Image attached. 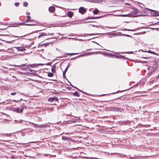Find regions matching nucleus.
Returning <instances> with one entry per match:
<instances>
[{
    "instance_id": "1",
    "label": "nucleus",
    "mask_w": 159,
    "mask_h": 159,
    "mask_svg": "<svg viewBox=\"0 0 159 159\" xmlns=\"http://www.w3.org/2000/svg\"><path fill=\"white\" fill-rule=\"evenodd\" d=\"M148 9L150 11V13L151 15L155 16H159V12L157 11L150 9Z\"/></svg>"
},
{
    "instance_id": "2",
    "label": "nucleus",
    "mask_w": 159,
    "mask_h": 159,
    "mask_svg": "<svg viewBox=\"0 0 159 159\" xmlns=\"http://www.w3.org/2000/svg\"><path fill=\"white\" fill-rule=\"evenodd\" d=\"M153 63L154 66L152 67L150 71L148 73L149 75L152 74V73L157 68V62L155 61Z\"/></svg>"
},
{
    "instance_id": "3",
    "label": "nucleus",
    "mask_w": 159,
    "mask_h": 159,
    "mask_svg": "<svg viewBox=\"0 0 159 159\" xmlns=\"http://www.w3.org/2000/svg\"><path fill=\"white\" fill-rule=\"evenodd\" d=\"M15 66L19 68H22L23 70L29 69L30 65L26 64H23L22 65Z\"/></svg>"
},
{
    "instance_id": "4",
    "label": "nucleus",
    "mask_w": 159,
    "mask_h": 159,
    "mask_svg": "<svg viewBox=\"0 0 159 159\" xmlns=\"http://www.w3.org/2000/svg\"><path fill=\"white\" fill-rule=\"evenodd\" d=\"M27 72L28 74H31L34 76H38L40 77V76L37 74V71H35V70H33L30 69L28 70H27Z\"/></svg>"
},
{
    "instance_id": "5",
    "label": "nucleus",
    "mask_w": 159,
    "mask_h": 159,
    "mask_svg": "<svg viewBox=\"0 0 159 159\" xmlns=\"http://www.w3.org/2000/svg\"><path fill=\"white\" fill-rule=\"evenodd\" d=\"M62 139L63 141L68 142V143L71 142H73L74 140L69 137L62 136Z\"/></svg>"
},
{
    "instance_id": "6",
    "label": "nucleus",
    "mask_w": 159,
    "mask_h": 159,
    "mask_svg": "<svg viewBox=\"0 0 159 159\" xmlns=\"http://www.w3.org/2000/svg\"><path fill=\"white\" fill-rule=\"evenodd\" d=\"M87 11V9L83 7H80L79 9V12L81 14H84Z\"/></svg>"
},
{
    "instance_id": "7",
    "label": "nucleus",
    "mask_w": 159,
    "mask_h": 159,
    "mask_svg": "<svg viewBox=\"0 0 159 159\" xmlns=\"http://www.w3.org/2000/svg\"><path fill=\"white\" fill-rule=\"evenodd\" d=\"M54 34V33L50 34L49 33H41V34L39 35V36H38V38L39 39L42 37H43V36H46L51 35L52 36H53Z\"/></svg>"
},
{
    "instance_id": "8",
    "label": "nucleus",
    "mask_w": 159,
    "mask_h": 159,
    "mask_svg": "<svg viewBox=\"0 0 159 159\" xmlns=\"http://www.w3.org/2000/svg\"><path fill=\"white\" fill-rule=\"evenodd\" d=\"M48 101L50 102H53L54 101L58 102V100L57 97L54 96L52 98H48Z\"/></svg>"
},
{
    "instance_id": "9",
    "label": "nucleus",
    "mask_w": 159,
    "mask_h": 159,
    "mask_svg": "<svg viewBox=\"0 0 159 159\" xmlns=\"http://www.w3.org/2000/svg\"><path fill=\"white\" fill-rule=\"evenodd\" d=\"M147 10H148V9H144L141 12V14L139 16H147L148 15Z\"/></svg>"
},
{
    "instance_id": "10",
    "label": "nucleus",
    "mask_w": 159,
    "mask_h": 159,
    "mask_svg": "<svg viewBox=\"0 0 159 159\" xmlns=\"http://www.w3.org/2000/svg\"><path fill=\"white\" fill-rule=\"evenodd\" d=\"M32 124L33 125H34V127L35 128H43V127H45V125L44 124L39 125H38V124H35L33 123H32Z\"/></svg>"
},
{
    "instance_id": "11",
    "label": "nucleus",
    "mask_w": 159,
    "mask_h": 159,
    "mask_svg": "<svg viewBox=\"0 0 159 159\" xmlns=\"http://www.w3.org/2000/svg\"><path fill=\"white\" fill-rule=\"evenodd\" d=\"M55 10V7L53 6L50 7L48 8L49 11L51 13L53 12Z\"/></svg>"
},
{
    "instance_id": "12",
    "label": "nucleus",
    "mask_w": 159,
    "mask_h": 159,
    "mask_svg": "<svg viewBox=\"0 0 159 159\" xmlns=\"http://www.w3.org/2000/svg\"><path fill=\"white\" fill-rule=\"evenodd\" d=\"M13 111L18 113H21L19 107H15L13 108Z\"/></svg>"
},
{
    "instance_id": "13",
    "label": "nucleus",
    "mask_w": 159,
    "mask_h": 159,
    "mask_svg": "<svg viewBox=\"0 0 159 159\" xmlns=\"http://www.w3.org/2000/svg\"><path fill=\"white\" fill-rule=\"evenodd\" d=\"M17 50L18 51H24L26 49L23 47H16Z\"/></svg>"
},
{
    "instance_id": "14",
    "label": "nucleus",
    "mask_w": 159,
    "mask_h": 159,
    "mask_svg": "<svg viewBox=\"0 0 159 159\" xmlns=\"http://www.w3.org/2000/svg\"><path fill=\"white\" fill-rule=\"evenodd\" d=\"M74 13L72 11H69L67 12V15L70 18H71L73 15Z\"/></svg>"
},
{
    "instance_id": "15",
    "label": "nucleus",
    "mask_w": 159,
    "mask_h": 159,
    "mask_svg": "<svg viewBox=\"0 0 159 159\" xmlns=\"http://www.w3.org/2000/svg\"><path fill=\"white\" fill-rule=\"evenodd\" d=\"M146 52H148V53H151L152 54H154V55H158V56H159V54H158L157 53H156L155 52H152V51L151 50H149L147 51H145Z\"/></svg>"
},
{
    "instance_id": "16",
    "label": "nucleus",
    "mask_w": 159,
    "mask_h": 159,
    "mask_svg": "<svg viewBox=\"0 0 159 159\" xmlns=\"http://www.w3.org/2000/svg\"><path fill=\"white\" fill-rule=\"evenodd\" d=\"M56 66L55 65H54L51 68V71L52 73H54L55 72V69Z\"/></svg>"
},
{
    "instance_id": "17",
    "label": "nucleus",
    "mask_w": 159,
    "mask_h": 159,
    "mask_svg": "<svg viewBox=\"0 0 159 159\" xmlns=\"http://www.w3.org/2000/svg\"><path fill=\"white\" fill-rule=\"evenodd\" d=\"M118 16H122V17H129L130 16L129 15V14H121L118 15Z\"/></svg>"
},
{
    "instance_id": "18",
    "label": "nucleus",
    "mask_w": 159,
    "mask_h": 159,
    "mask_svg": "<svg viewBox=\"0 0 159 159\" xmlns=\"http://www.w3.org/2000/svg\"><path fill=\"white\" fill-rule=\"evenodd\" d=\"M73 95L74 96L77 97H79V96H80L79 94L77 91H76V92H74L73 93Z\"/></svg>"
},
{
    "instance_id": "19",
    "label": "nucleus",
    "mask_w": 159,
    "mask_h": 159,
    "mask_svg": "<svg viewBox=\"0 0 159 159\" xmlns=\"http://www.w3.org/2000/svg\"><path fill=\"white\" fill-rule=\"evenodd\" d=\"M121 30H124V31H135V30L134 29H127L126 28H124L123 29H122Z\"/></svg>"
},
{
    "instance_id": "20",
    "label": "nucleus",
    "mask_w": 159,
    "mask_h": 159,
    "mask_svg": "<svg viewBox=\"0 0 159 159\" xmlns=\"http://www.w3.org/2000/svg\"><path fill=\"white\" fill-rule=\"evenodd\" d=\"M129 15L130 16L129 17H133L135 15V14L133 11L130 12V13L129 14Z\"/></svg>"
},
{
    "instance_id": "21",
    "label": "nucleus",
    "mask_w": 159,
    "mask_h": 159,
    "mask_svg": "<svg viewBox=\"0 0 159 159\" xmlns=\"http://www.w3.org/2000/svg\"><path fill=\"white\" fill-rule=\"evenodd\" d=\"M27 19L26 20L25 22H30V16H26Z\"/></svg>"
},
{
    "instance_id": "22",
    "label": "nucleus",
    "mask_w": 159,
    "mask_h": 159,
    "mask_svg": "<svg viewBox=\"0 0 159 159\" xmlns=\"http://www.w3.org/2000/svg\"><path fill=\"white\" fill-rule=\"evenodd\" d=\"M127 90V89H125V90H121L120 91V90H118V91H116V92L112 93H111L108 94H114L115 93H119V92H123V91H126V90Z\"/></svg>"
},
{
    "instance_id": "23",
    "label": "nucleus",
    "mask_w": 159,
    "mask_h": 159,
    "mask_svg": "<svg viewBox=\"0 0 159 159\" xmlns=\"http://www.w3.org/2000/svg\"><path fill=\"white\" fill-rule=\"evenodd\" d=\"M123 110L120 108H115L114 111H117L121 112V110Z\"/></svg>"
},
{
    "instance_id": "24",
    "label": "nucleus",
    "mask_w": 159,
    "mask_h": 159,
    "mask_svg": "<svg viewBox=\"0 0 159 159\" xmlns=\"http://www.w3.org/2000/svg\"><path fill=\"white\" fill-rule=\"evenodd\" d=\"M98 12H99L98 10L96 8L95 9L94 11H93V13L94 14H97L98 13Z\"/></svg>"
},
{
    "instance_id": "25",
    "label": "nucleus",
    "mask_w": 159,
    "mask_h": 159,
    "mask_svg": "<svg viewBox=\"0 0 159 159\" xmlns=\"http://www.w3.org/2000/svg\"><path fill=\"white\" fill-rule=\"evenodd\" d=\"M66 72L65 71H63V77L66 79V80H68V79L66 78Z\"/></svg>"
},
{
    "instance_id": "26",
    "label": "nucleus",
    "mask_w": 159,
    "mask_h": 159,
    "mask_svg": "<svg viewBox=\"0 0 159 159\" xmlns=\"http://www.w3.org/2000/svg\"><path fill=\"white\" fill-rule=\"evenodd\" d=\"M79 54V53H65V54H67L69 55H73L78 54Z\"/></svg>"
},
{
    "instance_id": "27",
    "label": "nucleus",
    "mask_w": 159,
    "mask_h": 159,
    "mask_svg": "<svg viewBox=\"0 0 159 159\" xmlns=\"http://www.w3.org/2000/svg\"><path fill=\"white\" fill-rule=\"evenodd\" d=\"M73 87L76 89H77L78 90H79L80 92H81V93H84L85 94H87L86 92H83V91H82V90H80V89H79L78 88H77L76 87L74 86V87Z\"/></svg>"
},
{
    "instance_id": "28",
    "label": "nucleus",
    "mask_w": 159,
    "mask_h": 159,
    "mask_svg": "<svg viewBox=\"0 0 159 159\" xmlns=\"http://www.w3.org/2000/svg\"><path fill=\"white\" fill-rule=\"evenodd\" d=\"M53 73H51V72H49V73L48 74V76L49 77H52L53 75H54Z\"/></svg>"
},
{
    "instance_id": "29",
    "label": "nucleus",
    "mask_w": 159,
    "mask_h": 159,
    "mask_svg": "<svg viewBox=\"0 0 159 159\" xmlns=\"http://www.w3.org/2000/svg\"><path fill=\"white\" fill-rule=\"evenodd\" d=\"M133 11L135 14H138L139 13V10L138 9H137V8L134 9Z\"/></svg>"
},
{
    "instance_id": "30",
    "label": "nucleus",
    "mask_w": 159,
    "mask_h": 159,
    "mask_svg": "<svg viewBox=\"0 0 159 159\" xmlns=\"http://www.w3.org/2000/svg\"><path fill=\"white\" fill-rule=\"evenodd\" d=\"M30 66L31 67H35L37 66V64H30Z\"/></svg>"
},
{
    "instance_id": "31",
    "label": "nucleus",
    "mask_w": 159,
    "mask_h": 159,
    "mask_svg": "<svg viewBox=\"0 0 159 159\" xmlns=\"http://www.w3.org/2000/svg\"><path fill=\"white\" fill-rule=\"evenodd\" d=\"M119 56H120V58L121 59H128L127 58L125 57V56H124L123 55H120Z\"/></svg>"
},
{
    "instance_id": "32",
    "label": "nucleus",
    "mask_w": 159,
    "mask_h": 159,
    "mask_svg": "<svg viewBox=\"0 0 159 159\" xmlns=\"http://www.w3.org/2000/svg\"><path fill=\"white\" fill-rule=\"evenodd\" d=\"M29 25V26H35L36 25H37L36 24H25L24 25Z\"/></svg>"
},
{
    "instance_id": "33",
    "label": "nucleus",
    "mask_w": 159,
    "mask_h": 159,
    "mask_svg": "<svg viewBox=\"0 0 159 159\" xmlns=\"http://www.w3.org/2000/svg\"><path fill=\"white\" fill-rule=\"evenodd\" d=\"M70 66V64L69 63L68 64L67 66L66 67L65 69V70H64V71L66 72L67 71V70L68 68Z\"/></svg>"
},
{
    "instance_id": "34",
    "label": "nucleus",
    "mask_w": 159,
    "mask_h": 159,
    "mask_svg": "<svg viewBox=\"0 0 159 159\" xmlns=\"http://www.w3.org/2000/svg\"><path fill=\"white\" fill-rule=\"evenodd\" d=\"M26 107L25 106H22L21 107V108L20 109V112H22L23 111V109Z\"/></svg>"
},
{
    "instance_id": "35",
    "label": "nucleus",
    "mask_w": 159,
    "mask_h": 159,
    "mask_svg": "<svg viewBox=\"0 0 159 159\" xmlns=\"http://www.w3.org/2000/svg\"><path fill=\"white\" fill-rule=\"evenodd\" d=\"M94 19V17L93 16H88L87 18H86L85 20Z\"/></svg>"
},
{
    "instance_id": "36",
    "label": "nucleus",
    "mask_w": 159,
    "mask_h": 159,
    "mask_svg": "<svg viewBox=\"0 0 159 159\" xmlns=\"http://www.w3.org/2000/svg\"><path fill=\"white\" fill-rule=\"evenodd\" d=\"M99 34H87V36H88L89 35H98Z\"/></svg>"
},
{
    "instance_id": "37",
    "label": "nucleus",
    "mask_w": 159,
    "mask_h": 159,
    "mask_svg": "<svg viewBox=\"0 0 159 159\" xmlns=\"http://www.w3.org/2000/svg\"><path fill=\"white\" fill-rule=\"evenodd\" d=\"M23 6L25 7H27L28 5V3L26 2H25L23 3Z\"/></svg>"
},
{
    "instance_id": "38",
    "label": "nucleus",
    "mask_w": 159,
    "mask_h": 159,
    "mask_svg": "<svg viewBox=\"0 0 159 159\" xmlns=\"http://www.w3.org/2000/svg\"><path fill=\"white\" fill-rule=\"evenodd\" d=\"M62 106L61 105H59V106H58L57 107V110H59L60 109H61V108L62 107Z\"/></svg>"
},
{
    "instance_id": "39",
    "label": "nucleus",
    "mask_w": 159,
    "mask_h": 159,
    "mask_svg": "<svg viewBox=\"0 0 159 159\" xmlns=\"http://www.w3.org/2000/svg\"><path fill=\"white\" fill-rule=\"evenodd\" d=\"M24 22H22V23H14V24H12L13 25H21L23 24H24Z\"/></svg>"
},
{
    "instance_id": "40",
    "label": "nucleus",
    "mask_w": 159,
    "mask_h": 159,
    "mask_svg": "<svg viewBox=\"0 0 159 159\" xmlns=\"http://www.w3.org/2000/svg\"><path fill=\"white\" fill-rule=\"evenodd\" d=\"M19 4L20 3L19 2H16L15 3V5L16 7L19 6Z\"/></svg>"
},
{
    "instance_id": "41",
    "label": "nucleus",
    "mask_w": 159,
    "mask_h": 159,
    "mask_svg": "<svg viewBox=\"0 0 159 159\" xmlns=\"http://www.w3.org/2000/svg\"><path fill=\"white\" fill-rule=\"evenodd\" d=\"M0 25H7V22H0Z\"/></svg>"
},
{
    "instance_id": "42",
    "label": "nucleus",
    "mask_w": 159,
    "mask_h": 159,
    "mask_svg": "<svg viewBox=\"0 0 159 159\" xmlns=\"http://www.w3.org/2000/svg\"><path fill=\"white\" fill-rule=\"evenodd\" d=\"M120 54H118V55H114L113 56L115 57L116 58H120Z\"/></svg>"
},
{
    "instance_id": "43",
    "label": "nucleus",
    "mask_w": 159,
    "mask_h": 159,
    "mask_svg": "<svg viewBox=\"0 0 159 159\" xmlns=\"http://www.w3.org/2000/svg\"><path fill=\"white\" fill-rule=\"evenodd\" d=\"M120 99H119L118 101L117 102H115L114 103H116V104H118L120 103Z\"/></svg>"
},
{
    "instance_id": "44",
    "label": "nucleus",
    "mask_w": 159,
    "mask_h": 159,
    "mask_svg": "<svg viewBox=\"0 0 159 159\" xmlns=\"http://www.w3.org/2000/svg\"><path fill=\"white\" fill-rule=\"evenodd\" d=\"M68 81V82H69V83L70 84H68V85H70V86H71L72 87H74V86L73 85L71 84L70 83V82L68 80H67Z\"/></svg>"
},
{
    "instance_id": "45",
    "label": "nucleus",
    "mask_w": 159,
    "mask_h": 159,
    "mask_svg": "<svg viewBox=\"0 0 159 159\" xmlns=\"http://www.w3.org/2000/svg\"><path fill=\"white\" fill-rule=\"evenodd\" d=\"M91 54H92L91 52H90V53H87L85 54V55H91ZM83 56H84V55H81L80 57H81Z\"/></svg>"
},
{
    "instance_id": "46",
    "label": "nucleus",
    "mask_w": 159,
    "mask_h": 159,
    "mask_svg": "<svg viewBox=\"0 0 159 159\" xmlns=\"http://www.w3.org/2000/svg\"><path fill=\"white\" fill-rule=\"evenodd\" d=\"M12 102H19L20 100H12Z\"/></svg>"
},
{
    "instance_id": "47",
    "label": "nucleus",
    "mask_w": 159,
    "mask_h": 159,
    "mask_svg": "<svg viewBox=\"0 0 159 159\" xmlns=\"http://www.w3.org/2000/svg\"><path fill=\"white\" fill-rule=\"evenodd\" d=\"M112 35H113L114 37H115L116 36H117V33H112Z\"/></svg>"
},
{
    "instance_id": "48",
    "label": "nucleus",
    "mask_w": 159,
    "mask_h": 159,
    "mask_svg": "<svg viewBox=\"0 0 159 159\" xmlns=\"http://www.w3.org/2000/svg\"><path fill=\"white\" fill-rule=\"evenodd\" d=\"M16 94V92H13V93H11V94L12 95H14Z\"/></svg>"
},
{
    "instance_id": "49",
    "label": "nucleus",
    "mask_w": 159,
    "mask_h": 159,
    "mask_svg": "<svg viewBox=\"0 0 159 159\" xmlns=\"http://www.w3.org/2000/svg\"><path fill=\"white\" fill-rule=\"evenodd\" d=\"M101 16L94 17V19H96L100 18Z\"/></svg>"
},
{
    "instance_id": "50",
    "label": "nucleus",
    "mask_w": 159,
    "mask_h": 159,
    "mask_svg": "<svg viewBox=\"0 0 159 159\" xmlns=\"http://www.w3.org/2000/svg\"><path fill=\"white\" fill-rule=\"evenodd\" d=\"M89 158L91 159H100V158H97L96 157H94V158L91 157V158Z\"/></svg>"
},
{
    "instance_id": "51",
    "label": "nucleus",
    "mask_w": 159,
    "mask_h": 159,
    "mask_svg": "<svg viewBox=\"0 0 159 159\" xmlns=\"http://www.w3.org/2000/svg\"><path fill=\"white\" fill-rule=\"evenodd\" d=\"M122 33H119V34L117 33V36H122V34H121Z\"/></svg>"
},
{
    "instance_id": "52",
    "label": "nucleus",
    "mask_w": 159,
    "mask_h": 159,
    "mask_svg": "<svg viewBox=\"0 0 159 159\" xmlns=\"http://www.w3.org/2000/svg\"><path fill=\"white\" fill-rule=\"evenodd\" d=\"M78 57H79L77 56V57H75L71 58V60L75 59L76 58H78Z\"/></svg>"
},
{
    "instance_id": "53",
    "label": "nucleus",
    "mask_w": 159,
    "mask_h": 159,
    "mask_svg": "<svg viewBox=\"0 0 159 159\" xmlns=\"http://www.w3.org/2000/svg\"><path fill=\"white\" fill-rule=\"evenodd\" d=\"M4 135H5L6 136H9L10 135L9 134H7V133H6L5 134H4Z\"/></svg>"
},
{
    "instance_id": "54",
    "label": "nucleus",
    "mask_w": 159,
    "mask_h": 159,
    "mask_svg": "<svg viewBox=\"0 0 159 159\" xmlns=\"http://www.w3.org/2000/svg\"><path fill=\"white\" fill-rule=\"evenodd\" d=\"M44 65L43 64L40 63V64H37V66H40V65Z\"/></svg>"
},
{
    "instance_id": "55",
    "label": "nucleus",
    "mask_w": 159,
    "mask_h": 159,
    "mask_svg": "<svg viewBox=\"0 0 159 159\" xmlns=\"http://www.w3.org/2000/svg\"><path fill=\"white\" fill-rule=\"evenodd\" d=\"M7 28H0V30H5Z\"/></svg>"
},
{
    "instance_id": "56",
    "label": "nucleus",
    "mask_w": 159,
    "mask_h": 159,
    "mask_svg": "<svg viewBox=\"0 0 159 159\" xmlns=\"http://www.w3.org/2000/svg\"><path fill=\"white\" fill-rule=\"evenodd\" d=\"M67 88L68 89H70V90L71 89V87H67Z\"/></svg>"
},
{
    "instance_id": "57",
    "label": "nucleus",
    "mask_w": 159,
    "mask_h": 159,
    "mask_svg": "<svg viewBox=\"0 0 159 159\" xmlns=\"http://www.w3.org/2000/svg\"><path fill=\"white\" fill-rule=\"evenodd\" d=\"M11 158L12 159H13L15 158V157L14 156H11Z\"/></svg>"
},
{
    "instance_id": "58",
    "label": "nucleus",
    "mask_w": 159,
    "mask_h": 159,
    "mask_svg": "<svg viewBox=\"0 0 159 159\" xmlns=\"http://www.w3.org/2000/svg\"><path fill=\"white\" fill-rule=\"evenodd\" d=\"M122 34V36H126V34Z\"/></svg>"
},
{
    "instance_id": "59",
    "label": "nucleus",
    "mask_w": 159,
    "mask_h": 159,
    "mask_svg": "<svg viewBox=\"0 0 159 159\" xmlns=\"http://www.w3.org/2000/svg\"><path fill=\"white\" fill-rule=\"evenodd\" d=\"M126 36L128 37H131V36H130L129 35H128V34H126Z\"/></svg>"
},
{
    "instance_id": "60",
    "label": "nucleus",
    "mask_w": 159,
    "mask_h": 159,
    "mask_svg": "<svg viewBox=\"0 0 159 159\" xmlns=\"http://www.w3.org/2000/svg\"><path fill=\"white\" fill-rule=\"evenodd\" d=\"M50 62H48V63H47L46 64V65H50Z\"/></svg>"
},
{
    "instance_id": "61",
    "label": "nucleus",
    "mask_w": 159,
    "mask_h": 159,
    "mask_svg": "<svg viewBox=\"0 0 159 159\" xmlns=\"http://www.w3.org/2000/svg\"><path fill=\"white\" fill-rule=\"evenodd\" d=\"M33 21V20L32 19H30V22H32Z\"/></svg>"
},
{
    "instance_id": "62",
    "label": "nucleus",
    "mask_w": 159,
    "mask_h": 159,
    "mask_svg": "<svg viewBox=\"0 0 159 159\" xmlns=\"http://www.w3.org/2000/svg\"><path fill=\"white\" fill-rule=\"evenodd\" d=\"M140 62H141L142 63H143L144 62H146V63L147 62V61H140Z\"/></svg>"
},
{
    "instance_id": "63",
    "label": "nucleus",
    "mask_w": 159,
    "mask_h": 159,
    "mask_svg": "<svg viewBox=\"0 0 159 159\" xmlns=\"http://www.w3.org/2000/svg\"><path fill=\"white\" fill-rule=\"evenodd\" d=\"M107 95V94H103L101 95L100 96H102L105 95Z\"/></svg>"
},
{
    "instance_id": "64",
    "label": "nucleus",
    "mask_w": 159,
    "mask_h": 159,
    "mask_svg": "<svg viewBox=\"0 0 159 159\" xmlns=\"http://www.w3.org/2000/svg\"><path fill=\"white\" fill-rule=\"evenodd\" d=\"M158 24V25H159V21L154 23L155 24Z\"/></svg>"
}]
</instances>
